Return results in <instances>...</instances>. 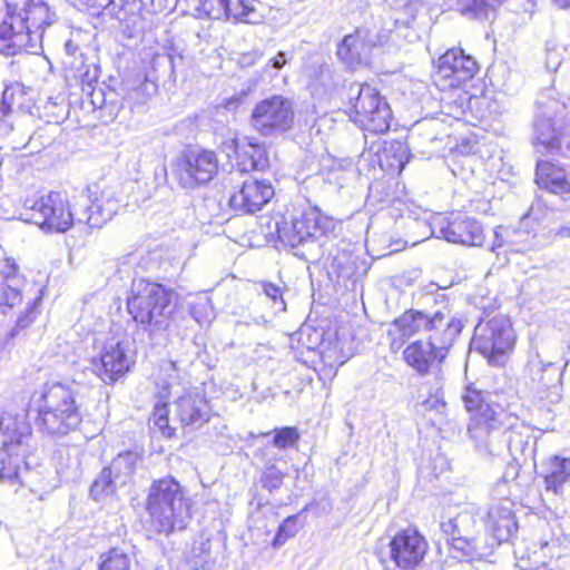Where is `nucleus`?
<instances>
[{
	"label": "nucleus",
	"instance_id": "42",
	"mask_svg": "<svg viewBox=\"0 0 570 570\" xmlns=\"http://www.w3.org/2000/svg\"><path fill=\"white\" fill-rule=\"evenodd\" d=\"M42 289H39V294L31 298L26 308L19 314L14 327L10 332V336L18 335L21 331L29 328L38 316L41 314V302H42Z\"/></svg>",
	"mask_w": 570,
	"mask_h": 570
},
{
	"label": "nucleus",
	"instance_id": "57",
	"mask_svg": "<svg viewBox=\"0 0 570 570\" xmlns=\"http://www.w3.org/2000/svg\"><path fill=\"white\" fill-rule=\"evenodd\" d=\"M208 307V299L200 301L191 306L190 315L199 325H203L204 323H207L209 321V318L207 317Z\"/></svg>",
	"mask_w": 570,
	"mask_h": 570
},
{
	"label": "nucleus",
	"instance_id": "38",
	"mask_svg": "<svg viewBox=\"0 0 570 570\" xmlns=\"http://www.w3.org/2000/svg\"><path fill=\"white\" fill-rule=\"evenodd\" d=\"M430 313L419 309H409L393 322V327L397 331L402 338L426 331Z\"/></svg>",
	"mask_w": 570,
	"mask_h": 570
},
{
	"label": "nucleus",
	"instance_id": "48",
	"mask_svg": "<svg viewBox=\"0 0 570 570\" xmlns=\"http://www.w3.org/2000/svg\"><path fill=\"white\" fill-rule=\"evenodd\" d=\"M130 558L121 549L112 548L101 556L99 570H129Z\"/></svg>",
	"mask_w": 570,
	"mask_h": 570
},
{
	"label": "nucleus",
	"instance_id": "4",
	"mask_svg": "<svg viewBox=\"0 0 570 570\" xmlns=\"http://www.w3.org/2000/svg\"><path fill=\"white\" fill-rule=\"evenodd\" d=\"M134 286L132 295L127 298V311L149 341L157 343L169 327L177 294L161 284L144 279Z\"/></svg>",
	"mask_w": 570,
	"mask_h": 570
},
{
	"label": "nucleus",
	"instance_id": "43",
	"mask_svg": "<svg viewBox=\"0 0 570 570\" xmlns=\"http://www.w3.org/2000/svg\"><path fill=\"white\" fill-rule=\"evenodd\" d=\"M502 0H458L459 11L470 18H487Z\"/></svg>",
	"mask_w": 570,
	"mask_h": 570
},
{
	"label": "nucleus",
	"instance_id": "9",
	"mask_svg": "<svg viewBox=\"0 0 570 570\" xmlns=\"http://www.w3.org/2000/svg\"><path fill=\"white\" fill-rule=\"evenodd\" d=\"M514 341L515 335L510 320L499 315L475 326L471 345L490 363L499 364L501 357L513 348Z\"/></svg>",
	"mask_w": 570,
	"mask_h": 570
},
{
	"label": "nucleus",
	"instance_id": "13",
	"mask_svg": "<svg viewBox=\"0 0 570 570\" xmlns=\"http://www.w3.org/2000/svg\"><path fill=\"white\" fill-rule=\"evenodd\" d=\"M293 122V104L279 95L256 104L250 115L252 127L265 137L278 136L291 130Z\"/></svg>",
	"mask_w": 570,
	"mask_h": 570
},
{
	"label": "nucleus",
	"instance_id": "55",
	"mask_svg": "<svg viewBox=\"0 0 570 570\" xmlns=\"http://www.w3.org/2000/svg\"><path fill=\"white\" fill-rule=\"evenodd\" d=\"M293 59V55L286 51H278L271 57L262 69L263 75L275 78L278 72Z\"/></svg>",
	"mask_w": 570,
	"mask_h": 570
},
{
	"label": "nucleus",
	"instance_id": "25",
	"mask_svg": "<svg viewBox=\"0 0 570 570\" xmlns=\"http://www.w3.org/2000/svg\"><path fill=\"white\" fill-rule=\"evenodd\" d=\"M0 433L2 435V448L8 451L14 449L31 451L32 429L24 411L20 413L4 411L0 416Z\"/></svg>",
	"mask_w": 570,
	"mask_h": 570
},
{
	"label": "nucleus",
	"instance_id": "2",
	"mask_svg": "<svg viewBox=\"0 0 570 570\" xmlns=\"http://www.w3.org/2000/svg\"><path fill=\"white\" fill-rule=\"evenodd\" d=\"M6 14L0 21V52L14 56L41 49L45 29L56 21V13L42 0H4Z\"/></svg>",
	"mask_w": 570,
	"mask_h": 570
},
{
	"label": "nucleus",
	"instance_id": "34",
	"mask_svg": "<svg viewBox=\"0 0 570 570\" xmlns=\"http://www.w3.org/2000/svg\"><path fill=\"white\" fill-rule=\"evenodd\" d=\"M375 156L382 170L392 175L401 174L410 160V148L403 141L393 140L386 144Z\"/></svg>",
	"mask_w": 570,
	"mask_h": 570
},
{
	"label": "nucleus",
	"instance_id": "45",
	"mask_svg": "<svg viewBox=\"0 0 570 570\" xmlns=\"http://www.w3.org/2000/svg\"><path fill=\"white\" fill-rule=\"evenodd\" d=\"M307 510L305 507L299 513L287 517L278 527L277 532L273 539L272 546L279 548L285 544L286 541L294 538L298 531L303 528V523L299 522V515Z\"/></svg>",
	"mask_w": 570,
	"mask_h": 570
},
{
	"label": "nucleus",
	"instance_id": "20",
	"mask_svg": "<svg viewBox=\"0 0 570 570\" xmlns=\"http://www.w3.org/2000/svg\"><path fill=\"white\" fill-rule=\"evenodd\" d=\"M528 371L532 389L540 400L548 404H554L561 400L562 367L559 364L544 363L537 356L529 361Z\"/></svg>",
	"mask_w": 570,
	"mask_h": 570
},
{
	"label": "nucleus",
	"instance_id": "51",
	"mask_svg": "<svg viewBox=\"0 0 570 570\" xmlns=\"http://www.w3.org/2000/svg\"><path fill=\"white\" fill-rule=\"evenodd\" d=\"M16 114L12 112H0V136L9 137L14 136V124H16ZM31 136H28V140L24 142L23 139H17L12 137L11 142L13 144V148H23L30 141Z\"/></svg>",
	"mask_w": 570,
	"mask_h": 570
},
{
	"label": "nucleus",
	"instance_id": "10",
	"mask_svg": "<svg viewBox=\"0 0 570 570\" xmlns=\"http://www.w3.org/2000/svg\"><path fill=\"white\" fill-rule=\"evenodd\" d=\"M471 521L469 513H459L440 523L441 531L450 544L449 553L458 561L481 560L493 551V543H485L482 537L466 535L465 527Z\"/></svg>",
	"mask_w": 570,
	"mask_h": 570
},
{
	"label": "nucleus",
	"instance_id": "23",
	"mask_svg": "<svg viewBox=\"0 0 570 570\" xmlns=\"http://www.w3.org/2000/svg\"><path fill=\"white\" fill-rule=\"evenodd\" d=\"M368 30L357 29L354 33L346 35L337 45V58L350 69L366 63L368 61L370 52L377 43Z\"/></svg>",
	"mask_w": 570,
	"mask_h": 570
},
{
	"label": "nucleus",
	"instance_id": "6",
	"mask_svg": "<svg viewBox=\"0 0 570 570\" xmlns=\"http://www.w3.org/2000/svg\"><path fill=\"white\" fill-rule=\"evenodd\" d=\"M191 500L173 476L151 483L146 500V511L158 533L166 535L186 529L191 519Z\"/></svg>",
	"mask_w": 570,
	"mask_h": 570
},
{
	"label": "nucleus",
	"instance_id": "31",
	"mask_svg": "<svg viewBox=\"0 0 570 570\" xmlns=\"http://www.w3.org/2000/svg\"><path fill=\"white\" fill-rule=\"evenodd\" d=\"M395 10L394 29L391 30L393 39L403 38L407 42L417 39L415 30L412 28L416 14L422 7L420 0H393Z\"/></svg>",
	"mask_w": 570,
	"mask_h": 570
},
{
	"label": "nucleus",
	"instance_id": "35",
	"mask_svg": "<svg viewBox=\"0 0 570 570\" xmlns=\"http://www.w3.org/2000/svg\"><path fill=\"white\" fill-rule=\"evenodd\" d=\"M542 470L546 490L558 494L562 491L563 484L570 480V456L552 455L543 462Z\"/></svg>",
	"mask_w": 570,
	"mask_h": 570
},
{
	"label": "nucleus",
	"instance_id": "54",
	"mask_svg": "<svg viewBox=\"0 0 570 570\" xmlns=\"http://www.w3.org/2000/svg\"><path fill=\"white\" fill-rule=\"evenodd\" d=\"M259 285L265 297L272 302L274 312H285L286 304L283 298L282 287L271 282H262Z\"/></svg>",
	"mask_w": 570,
	"mask_h": 570
},
{
	"label": "nucleus",
	"instance_id": "63",
	"mask_svg": "<svg viewBox=\"0 0 570 570\" xmlns=\"http://www.w3.org/2000/svg\"><path fill=\"white\" fill-rule=\"evenodd\" d=\"M159 60H164L166 61L168 65H169V68H170V72L174 73L175 72V67H176V58L168 53L166 56H157L155 58V62L159 61Z\"/></svg>",
	"mask_w": 570,
	"mask_h": 570
},
{
	"label": "nucleus",
	"instance_id": "49",
	"mask_svg": "<svg viewBox=\"0 0 570 570\" xmlns=\"http://www.w3.org/2000/svg\"><path fill=\"white\" fill-rule=\"evenodd\" d=\"M169 410L167 403L158 402L154 406L151 422L155 428L166 438H171L175 434V429L169 425Z\"/></svg>",
	"mask_w": 570,
	"mask_h": 570
},
{
	"label": "nucleus",
	"instance_id": "30",
	"mask_svg": "<svg viewBox=\"0 0 570 570\" xmlns=\"http://www.w3.org/2000/svg\"><path fill=\"white\" fill-rule=\"evenodd\" d=\"M254 456L261 465L257 484L268 493L279 490L288 474L287 469L279 466L281 455L267 444L258 449Z\"/></svg>",
	"mask_w": 570,
	"mask_h": 570
},
{
	"label": "nucleus",
	"instance_id": "61",
	"mask_svg": "<svg viewBox=\"0 0 570 570\" xmlns=\"http://www.w3.org/2000/svg\"><path fill=\"white\" fill-rule=\"evenodd\" d=\"M318 77L320 81L324 87L330 86V82L333 78V70L330 65L322 63L318 66Z\"/></svg>",
	"mask_w": 570,
	"mask_h": 570
},
{
	"label": "nucleus",
	"instance_id": "56",
	"mask_svg": "<svg viewBox=\"0 0 570 570\" xmlns=\"http://www.w3.org/2000/svg\"><path fill=\"white\" fill-rule=\"evenodd\" d=\"M244 155L250 157V164L258 171H263L269 166L267 153L265 148L258 144H248V149L244 150Z\"/></svg>",
	"mask_w": 570,
	"mask_h": 570
},
{
	"label": "nucleus",
	"instance_id": "19",
	"mask_svg": "<svg viewBox=\"0 0 570 570\" xmlns=\"http://www.w3.org/2000/svg\"><path fill=\"white\" fill-rule=\"evenodd\" d=\"M175 416L183 428L200 429L212 417V407L200 387L184 389L175 401Z\"/></svg>",
	"mask_w": 570,
	"mask_h": 570
},
{
	"label": "nucleus",
	"instance_id": "33",
	"mask_svg": "<svg viewBox=\"0 0 570 570\" xmlns=\"http://www.w3.org/2000/svg\"><path fill=\"white\" fill-rule=\"evenodd\" d=\"M535 181L544 189L554 194L570 191V180L563 168L557 167L550 161L540 160L537 164Z\"/></svg>",
	"mask_w": 570,
	"mask_h": 570
},
{
	"label": "nucleus",
	"instance_id": "59",
	"mask_svg": "<svg viewBox=\"0 0 570 570\" xmlns=\"http://www.w3.org/2000/svg\"><path fill=\"white\" fill-rule=\"evenodd\" d=\"M422 406L425 411H434L436 414H442L445 410V402L440 395H433L428 397Z\"/></svg>",
	"mask_w": 570,
	"mask_h": 570
},
{
	"label": "nucleus",
	"instance_id": "60",
	"mask_svg": "<svg viewBox=\"0 0 570 570\" xmlns=\"http://www.w3.org/2000/svg\"><path fill=\"white\" fill-rule=\"evenodd\" d=\"M335 354L334 350H327L321 352L322 361L325 365H328L330 367H338L342 366L345 363V360H334L333 355Z\"/></svg>",
	"mask_w": 570,
	"mask_h": 570
},
{
	"label": "nucleus",
	"instance_id": "18",
	"mask_svg": "<svg viewBox=\"0 0 570 570\" xmlns=\"http://www.w3.org/2000/svg\"><path fill=\"white\" fill-rule=\"evenodd\" d=\"M426 551L428 542L415 528L399 531L390 541V557L401 569L419 566Z\"/></svg>",
	"mask_w": 570,
	"mask_h": 570
},
{
	"label": "nucleus",
	"instance_id": "62",
	"mask_svg": "<svg viewBox=\"0 0 570 570\" xmlns=\"http://www.w3.org/2000/svg\"><path fill=\"white\" fill-rule=\"evenodd\" d=\"M240 160L237 163V167L242 173H248L250 170H258L250 164V157L245 156L244 153L239 156Z\"/></svg>",
	"mask_w": 570,
	"mask_h": 570
},
{
	"label": "nucleus",
	"instance_id": "7",
	"mask_svg": "<svg viewBox=\"0 0 570 570\" xmlns=\"http://www.w3.org/2000/svg\"><path fill=\"white\" fill-rule=\"evenodd\" d=\"M350 118L362 130L386 132L392 122V110L380 91L366 83L353 82L348 87Z\"/></svg>",
	"mask_w": 570,
	"mask_h": 570
},
{
	"label": "nucleus",
	"instance_id": "15",
	"mask_svg": "<svg viewBox=\"0 0 570 570\" xmlns=\"http://www.w3.org/2000/svg\"><path fill=\"white\" fill-rule=\"evenodd\" d=\"M141 460V455L136 451L119 453L94 481L90 488L91 498L99 501L101 498L114 494L119 488L128 484L132 480Z\"/></svg>",
	"mask_w": 570,
	"mask_h": 570
},
{
	"label": "nucleus",
	"instance_id": "32",
	"mask_svg": "<svg viewBox=\"0 0 570 570\" xmlns=\"http://www.w3.org/2000/svg\"><path fill=\"white\" fill-rule=\"evenodd\" d=\"M491 252L500 254L523 253L529 248L530 234L520 228L498 226L493 230Z\"/></svg>",
	"mask_w": 570,
	"mask_h": 570
},
{
	"label": "nucleus",
	"instance_id": "53",
	"mask_svg": "<svg viewBox=\"0 0 570 570\" xmlns=\"http://www.w3.org/2000/svg\"><path fill=\"white\" fill-rule=\"evenodd\" d=\"M197 10L200 17L217 20L226 17L225 0H198Z\"/></svg>",
	"mask_w": 570,
	"mask_h": 570
},
{
	"label": "nucleus",
	"instance_id": "16",
	"mask_svg": "<svg viewBox=\"0 0 570 570\" xmlns=\"http://www.w3.org/2000/svg\"><path fill=\"white\" fill-rule=\"evenodd\" d=\"M32 210L35 223L48 230L66 232L77 223V200L71 207L68 199L58 191L41 197L35 203Z\"/></svg>",
	"mask_w": 570,
	"mask_h": 570
},
{
	"label": "nucleus",
	"instance_id": "64",
	"mask_svg": "<svg viewBox=\"0 0 570 570\" xmlns=\"http://www.w3.org/2000/svg\"><path fill=\"white\" fill-rule=\"evenodd\" d=\"M79 50V46L76 45L72 40H67L65 42V56L78 53Z\"/></svg>",
	"mask_w": 570,
	"mask_h": 570
},
{
	"label": "nucleus",
	"instance_id": "11",
	"mask_svg": "<svg viewBox=\"0 0 570 570\" xmlns=\"http://www.w3.org/2000/svg\"><path fill=\"white\" fill-rule=\"evenodd\" d=\"M171 171L183 188L194 189L215 177L218 171V158L213 150L189 148L176 158Z\"/></svg>",
	"mask_w": 570,
	"mask_h": 570
},
{
	"label": "nucleus",
	"instance_id": "37",
	"mask_svg": "<svg viewBox=\"0 0 570 570\" xmlns=\"http://www.w3.org/2000/svg\"><path fill=\"white\" fill-rule=\"evenodd\" d=\"M62 63L70 73V77L80 81V83H86L90 87L92 82H97L98 68L87 62L81 50L78 53L63 56Z\"/></svg>",
	"mask_w": 570,
	"mask_h": 570
},
{
	"label": "nucleus",
	"instance_id": "46",
	"mask_svg": "<svg viewBox=\"0 0 570 570\" xmlns=\"http://www.w3.org/2000/svg\"><path fill=\"white\" fill-rule=\"evenodd\" d=\"M226 17L240 22H254V0H225Z\"/></svg>",
	"mask_w": 570,
	"mask_h": 570
},
{
	"label": "nucleus",
	"instance_id": "28",
	"mask_svg": "<svg viewBox=\"0 0 570 570\" xmlns=\"http://www.w3.org/2000/svg\"><path fill=\"white\" fill-rule=\"evenodd\" d=\"M82 85V92L86 96L83 102H88L94 111H97V118L108 124L114 121L124 107V99L114 89L105 86H94L90 88L86 83Z\"/></svg>",
	"mask_w": 570,
	"mask_h": 570
},
{
	"label": "nucleus",
	"instance_id": "24",
	"mask_svg": "<svg viewBox=\"0 0 570 570\" xmlns=\"http://www.w3.org/2000/svg\"><path fill=\"white\" fill-rule=\"evenodd\" d=\"M478 71V63L462 49L453 48L439 58L438 75L450 81V86L459 87L472 79Z\"/></svg>",
	"mask_w": 570,
	"mask_h": 570
},
{
	"label": "nucleus",
	"instance_id": "1",
	"mask_svg": "<svg viewBox=\"0 0 570 570\" xmlns=\"http://www.w3.org/2000/svg\"><path fill=\"white\" fill-rule=\"evenodd\" d=\"M503 393L483 392L468 386L462 394L465 409L473 413L468 434L474 449L482 455H500L505 449L512 452V417Z\"/></svg>",
	"mask_w": 570,
	"mask_h": 570
},
{
	"label": "nucleus",
	"instance_id": "14",
	"mask_svg": "<svg viewBox=\"0 0 570 570\" xmlns=\"http://www.w3.org/2000/svg\"><path fill=\"white\" fill-rule=\"evenodd\" d=\"M76 220L92 228H101L114 218L120 209V200L110 190L98 195V187H87L77 197Z\"/></svg>",
	"mask_w": 570,
	"mask_h": 570
},
{
	"label": "nucleus",
	"instance_id": "52",
	"mask_svg": "<svg viewBox=\"0 0 570 570\" xmlns=\"http://www.w3.org/2000/svg\"><path fill=\"white\" fill-rule=\"evenodd\" d=\"M298 439L299 433L296 428L285 426L282 429H276L272 445L269 446L273 449L276 448L278 450L286 449L295 445Z\"/></svg>",
	"mask_w": 570,
	"mask_h": 570
},
{
	"label": "nucleus",
	"instance_id": "36",
	"mask_svg": "<svg viewBox=\"0 0 570 570\" xmlns=\"http://www.w3.org/2000/svg\"><path fill=\"white\" fill-rule=\"evenodd\" d=\"M403 225L406 229V243L412 245H416L432 235L439 238V217L430 222L426 213H424V217L409 214L403 217Z\"/></svg>",
	"mask_w": 570,
	"mask_h": 570
},
{
	"label": "nucleus",
	"instance_id": "8",
	"mask_svg": "<svg viewBox=\"0 0 570 570\" xmlns=\"http://www.w3.org/2000/svg\"><path fill=\"white\" fill-rule=\"evenodd\" d=\"M92 341L89 368L104 383L112 384L129 371L130 344L117 335L94 336Z\"/></svg>",
	"mask_w": 570,
	"mask_h": 570
},
{
	"label": "nucleus",
	"instance_id": "41",
	"mask_svg": "<svg viewBox=\"0 0 570 570\" xmlns=\"http://www.w3.org/2000/svg\"><path fill=\"white\" fill-rule=\"evenodd\" d=\"M191 360H166L161 362L160 372L164 374L165 386L161 397L167 399L173 390L180 386V374L185 372Z\"/></svg>",
	"mask_w": 570,
	"mask_h": 570
},
{
	"label": "nucleus",
	"instance_id": "58",
	"mask_svg": "<svg viewBox=\"0 0 570 570\" xmlns=\"http://www.w3.org/2000/svg\"><path fill=\"white\" fill-rule=\"evenodd\" d=\"M262 58H263L262 51L252 50V51L243 52L242 55H239L237 62L242 68H248V67L255 66L258 61L262 60Z\"/></svg>",
	"mask_w": 570,
	"mask_h": 570
},
{
	"label": "nucleus",
	"instance_id": "44",
	"mask_svg": "<svg viewBox=\"0 0 570 570\" xmlns=\"http://www.w3.org/2000/svg\"><path fill=\"white\" fill-rule=\"evenodd\" d=\"M214 562L212 542L208 538L199 537L191 547L189 563L195 569H205Z\"/></svg>",
	"mask_w": 570,
	"mask_h": 570
},
{
	"label": "nucleus",
	"instance_id": "12",
	"mask_svg": "<svg viewBox=\"0 0 570 570\" xmlns=\"http://www.w3.org/2000/svg\"><path fill=\"white\" fill-rule=\"evenodd\" d=\"M348 247L347 242L336 237L322 249L321 258L324 261L328 276L345 288L354 287L356 281L367 272L365 259L354 254Z\"/></svg>",
	"mask_w": 570,
	"mask_h": 570
},
{
	"label": "nucleus",
	"instance_id": "29",
	"mask_svg": "<svg viewBox=\"0 0 570 570\" xmlns=\"http://www.w3.org/2000/svg\"><path fill=\"white\" fill-rule=\"evenodd\" d=\"M445 357V354L431 346L426 340H417L409 344L403 351V358L406 364L420 375L439 371Z\"/></svg>",
	"mask_w": 570,
	"mask_h": 570
},
{
	"label": "nucleus",
	"instance_id": "40",
	"mask_svg": "<svg viewBox=\"0 0 570 570\" xmlns=\"http://www.w3.org/2000/svg\"><path fill=\"white\" fill-rule=\"evenodd\" d=\"M535 140L538 145H542L548 151L553 153L560 149V138L553 121L548 117H537L534 121Z\"/></svg>",
	"mask_w": 570,
	"mask_h": 570
},
{
	"label": "nucleus",
	"instance_id": "39",
	"mask_svg": "<svg viewBox=\"0 0 570 570\" xmlns=\"http://www.w3.org/2000/svg\"><path fill=\"white\" fill-rule=\"evenodd\" d=\"M31 451L12 450L2 448L0 452V480L14 481L19 475L21 464Z\"/></svg>",
	"mask_w": 570,
	"mask_h": 570
},
{
	"label": "nucleus",
	"instance_id": "21",
	"mask_svg": "<svg viewBox=\"0 0 570 570\" xmlns=\"http://www.w3.org/2000/svg\"><path fill=\"white\" fill-rule=\"evenodd\" d=\"M439 238L453 244L481 246L484 232L479 220L458 213L449 218L439 217Z\"/></svg>",
	"mask_w": 570,
	"mask_h": 570
},
{
	"label": "nucleus",
	"instance_id": "3",
	"mask_svg": "<svg viewBox=\"0 0 570 570\" xmlns=\"http://www.w3.org/2000/svg\"><path fill=\"white\" fill-rule=\"evenodd\" d=\"M335 222L316 207H308L289 219L275 220L278 239L294 249V255L309 263L320 262L322 249L336 238Z\"/></svg>",
	"mask_w": 570,
	"mask_h": 570
},
{
	"label": "nucleus",
	"instance_id": "26",
	"mask_svg": "<svg viewBox=\"0 0 570 570\" xmlns=\"http://www.w3.org/2000/svg\"><path fill=\"white\" fill-rule=\"evenodd\" d=\"M24 286L26 279L14 259L4 258L0 263V313L6 314L22 302Z\"/></svg>",
	"mask_w": 570,
	"mask_h": 570
},
{
	"label": "nucleus",
	"instance_id": "27",
	"mask_svg": "<svg viewBox=\"0 0 570 570\" xmlns=\"http://www.w3.org/2000/svg\"><path fill=\"white\" fill-rule=\"evenodd\" d=\"M511 505L509 501H500L492 504L488 510L485 527L490 532V543H493V549L502 542L509 541L518 530V523ZM483 540L485 543H489L484 538Z\"/></svg>",
	"mask_w": 570,
	"mask_h": 570
},
{
	"label": "nucleus",
	"instance_id": "50",
	"mask_svg": "<svg viewBox=\"0 0 570 570\" xmlns=\"http://www.w3.org/2000/svg\"><path fill=\"white\" fill-rule=\"evenodd\" d=\"M440 122L435 121L434 119H425L422 121L416 122L412 134L411 139H415V136L421 137L424 141L428 142H435L440 140L439 137V130Z\"/></svg>",
	"mask_w": 570,
	"mask_h": 570
},
{
	"label": "nucleus",
	"instance_id": "22",
	"mask_svg": "<svg viewBox=\"0 0 570 570\" xmlns=\"http://www.w3.org/2000/svg\"><path fill=\"white\" fill-rule=\"evenodd\" d=\"M275 191L267 179L247 178L229 198V206L237 213L254 214L273 198Z\"/></svg>",
	"mask_w": 570,
	"mask_h": 570
},
{
	"label": "nucleus",
	"instance_id": "17",
	"mask_svg": "<svg viewBox=\"0 0 570 570\" xmlns=\"http://www.w3.org/2000/svg\"><path fill=\"white\" fill-rule=\"evenodd\" d=\"M464 318L460 313L452 312L444 306L430 313L426 327V341L442 354L448 355L455 341L464 328Z\"/></svg>",
	"mask_w": 570,
	"mask_h": 570
},
{
	"label": "nucleus",
	"instance_id": "47",
	"mask_svg": "<svg viewBox=\"0 0 570 570\" xmlns=\"http://www.w3.org/2000/svg\"><path fill=\"white\" fill-rule=\"evenodd\" d=\"M23 100L24 92L22 87L19 85L6 87L2 91L0 112H12L17 115L23 106Z\"/></svg>",
	"mask_w": 570,
	"mask_h": 570
},
{
	"label": "nucleus",
	"instance_id": "5",
	"mask_svg": "<svg viewBox=\"0 0 570 570\" xmlns=\"http://www.w3.org/2000/svg\"><path fill=\"white\" fill-rule=\"evenodd\" d=\"M76 395L73 383H46L35 401L38 430L50 436H65L75 431L82 420Z\"/></svg>",
	"mask_w": 570,
	"mask_h": 570
}]
</instances>
